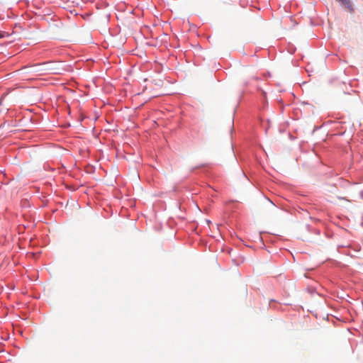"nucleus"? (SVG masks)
Masks as SVG:
<instances>
[{"label":"nucleus","instance_id":"f257e3e1","mask_svg":"<svg viewBox=\"0 0 363 363\" xmlns=\"http://www.w3.org/2000/svg\"><path fill=\"white\" fill-rule=\"evenodd\" d=\"M35 67H38V68L36 69L38 72H45L48 74H61V72L63 70L62 67H58L57 65L51 62H47L42 64H39L35 65Z\"/></svg>","mask_w":363,"mask_h":363},{"label":"nucleus","instance_id":"f03ea898","mask_svg":"<svg viewBox=\"0 0 363 363\" xmlns=\"http://www.w3.org/2000/svg\"><path fill=\"white\" fill-rule=\"evenodd\" d=\"M4 36V33L0 31V38H3Z\"/></svg>","mask_w":363,"mask_h":363}]
</instances>
